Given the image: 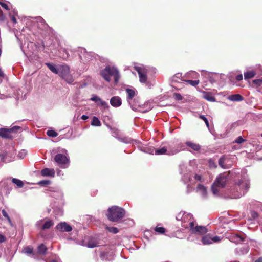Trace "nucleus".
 <instances>
[{"mask_svg":"<svg viewBox=\"0 0 262 262\" xmlns=\"http://www.w3.org/2000/svg\"><path fill=\"white\" fill-rule=\"evenodd\" d=\"M5 19V16L4 14L3 11L0 10V21H4Z\"/></svg>","mask_w":262,"mask_h":262,"instance_id":"09e8293b","label":"nucleus"},{"mask_svg":"<svg viewBox=\"0 0 262 262\" xmlns=\"http://www.w3.org/2000/svg\"><path fill=\"white\" fill-rule=\"evenodd\" d=\"M202 242L204 245L212 244L211 236L209 234L204 236L202 238Z\"/></svg>","mask_w":262,"mask_h":262,"instance_id":"a211bd4d","label":"nucleus"},{"mask_svg":"<svg viewBox=\"0 0 262 262\" xmlns=\"http://www.w3.org/2000/svg\"><path fill=\"white\" fill-rule=\"evenodd\" d=\"M0 77H4V74L3 72L2 71L1 68H0Z\"/></svg>","mask_w":262,"mask_h":262,"instance_id":"4d7b16f0","label":"nucleus"},{"mask_svg":"<svg viewBox=\"0 0 262 262\" xmlns=\"http://www.w3.org/2000/svg\"><path fill=\"white\" fill-rule=\"evenodd\" d=\"M41 24L43 26V29L46 31H48L50 29L49 26L45 22L44 20L41 22Z\"/></svg>","mask_w":262,"mask_h":262,"instance_id":"a19ab883","label":"nucleus"},{"mask_svg":"<svg viewBox=\"0 0 262 262\" xmlns=\"http://www.w3.org/2000/svg\"><path fill=\"white\" fill-rule=\"evenodd\" d=\"M58 70L59 72L58 74L62 78H63L65 75H67L70 73V68L66 64L59 66L58 67Z\"/></svg>","mask_w":262,"mask_h":262,"instance_id":"9d476101","label":"nucleus"},{"mask_svg":"<svg viewBox=\"0 0 262 262\" xmlns=\"http://www.w3.org/2000/svg\"><path fill=\"white\" fill-rule=\"evenodd\" d=\"M24 252L27 254H31L33 253V248L31 247L27 246L24 249Z\"/></svg>","mask_w":262,"mask_h":262,"instance_id":"c9c22d12","label":"nucleus"},{"mask_svg":"<svg viewBox=\"0 0 262 262\" xmlns=\"http://www.w3.org/2000/svg\"><path fill=\"white\" fill-rule=\"evenodd\" d=\"M110 104L113 107H119L122 104L121 99L119 96H114L110 100Z\"/></svg>","mask_w":262,"mask_h":262,"instance_id":"9b49d317","label":"nucleus"},{"mask_svg":"<svg viewBox=\"0 0 262 262\" xmlns=\"http://www.w3.org/2000/svg\"><path fill=\"white\" fill-rule=\"evenodd\" d=\"M54 160L62 168H66V165L69 163V159L64 155L61 154H57L54 157Z\"/></svg>","mask_w":262,"mask_h":262,"instance_id":"39448f33","label":"nucleus"},{"mask_svg":"<svg viewBox=\"0 0 262 262\" xmlns=\"http://www.w3.org/2000/svg\"><path fill=\"white\" fill-rule=\"evenodd\" d=\"M41 43H42V50H43L45 48V46L43 42H42Z\"/></svg>","mask_w":262,"mask_h":262,"instance_id":"13d9d810","label":"nucleus"},{"mask_svg":"<svg viewBox=\"0 0 262 262\" xmlns=\"http://www.w3.org/2000/svg\"><path fill=\"white\" fill-rule=\"evenodd\" d=\"M255 72L253 71H247L244 73V77L245 79H248L254 77L255 75Z\"/></svg>","mask_w":262,"mask_h":262,"instance_id":"b1692460","label":"nucleus"},{"mask_svg":"<svg viewBox=\"0 0 262 262\" xmlns=\"http://www.w3.org/2000/svg\"><path fill=\"white\" fill-rule=\"evenodd\" d=\"M106 229L110 232L116 234L119 232V230L117 227H106Z\"/></svg>","mask_w":262,"mask_h":262,"instance_id":"cd10ccee","label":"nucleus"},{"mask_svg":"<svg viewBox=\"0 0 262 262\" xmlns=\"http://www.w3.org/2000/svg\"><path fill=\"white\" fill-rule=\"evenodd\" d=\"M198 189L202 191L204 195H206L207 193V190L206 187L202 184H199L198 186Z\"/></svg>","mask_w":262,"mask_h":262,"instance_id":"473e14b6","label":"nucleus"},{"mask_svg":"<svg viewBox=\"0 0 262 262\" xmlns=\"http://www.w3.org/2000/svg\"><path fill=\"white\" fill-rule=\"evenodd\" d=\"M167 149L165 147H163L160 148L155 149V154L156 155H164V154H169V153H167Z\"/></svg>","mask_w":262,"mask_h":262,"instance_id":"aec40b11","label":"nucleus"},{"mask_svg":"<svg viewBox=\"0 0 262 262\" xmlns=\"http://www.w3.org/2000/svg\"><path fill=\"white\" fill-rule=\"evenodd\" d=\"M91 125L95 126H100L101 125V123L97 117L94 116L93 117Z\"/></svg>","mask_w":262,"mask_h":262,"instance_id":"393cba45","label":"nucleus"},{"mask_svg":"<svg viewBox=\"0 0 262 262\" xmlns=\"http://www.w3.org/2000/svg\"><path fill=\"white\" fill-rule=\"evenodd\" d=\"M235 79L237 80V81H241L243 79V75L242 74H239L238 75H237L235 77Z\"/></svg>","mask_w":262,"mask_h":262,"instance_id":"603ef678","label":"nucleus"},{"mask_svg":"<svg viewBox=\"0 0 262 262\" xmlns=\"http://www.w3.org/2000/svg\"><path fill=\"white\" fill-rule=\"evenodd\" d=\"M261 136H262V134H261Z\"/></svg>","mask_w":262,"mask_h":262,"instance_id":"680f3d73","label":"nucleus"},{"mask_svg":"<svg viewBox=\"0 0 262 262\" xmlns=\"http://www.w3.org/2000/svg\"><path fill=\"white\" fill-rule=\"evenodd\" d=\"M62 79H64L69 84L73 83L74 81V79L72 75L70 74V72L67 75H65V76L63 77Z\"/></svg>","mask_w":262,"mask_h":262,"instance_id":"412c9836","label":"nucleus"},{"mask_svg":"<svg viewBox=\"0 0 262 262\" xmlns=\"http://www.w3.org/2000/svg\"><path fill=\"white\" fill-rule=\"evenodd\" d=\"M186 145L194 151H199L201 149V146L199 144L191 141L186 142Z\"/></svg>","mask_w":262,"mask_h":262,"instance_id":"2eb2a0df","label":"nucleus"},{"mask_svg":"<svg viewBox=\"0 0 262 262\" xmlns=\"http://www.w3.org/2000/svg\"><path fill=\"white\" fill-rule=\"evenodd\" d=\"M194 179L195 180L198 181H202V176L201 175L195 174L194 176Z\"/></svg>","mask_w":262,"mask_h":262,"instance_id":"3c124183","label":"nucleus"},{"mask_svg":"<svg viewBox=\"0 0 262 262\" xmlns=\"http://www.w3.org/2000/svg\"><path fill=\"white\" fill-rule=\"evenodd\" d=\"M228 99L232 101H240L244 99L243 97L240 94H234L230 95Z\"/></svg>","mask_w":262,"mask_h":262,"instance_id":"dca6fc26","label":"nucleus"},{"mask_svg":"<svg viewBox=\"0 0 262 262\" xmlns=\"http://www.w3.org/2000/svg\"><path fill=\"white\" fill-rule=\"evenodd\" d=\"M251 216L252 218L255 219L258 217V214L254 211H252L251 212Z\"/></svg>","mask_w":262,"mask_h":262,"instance_id":"c03bdc74","label":"nucleus"},{"mask_svg":"<svg viewBox=\"0 0 262 262\" xmlns=\"http://www.w3.org/2000/svg\"><path fill=\"white\" fill-rule=\"evenodd\" d=\"M91 100L93 101L97 102L100 100V98L97 96H94L91 98Z\"/></svg>","mask_w":262,"mask_h":262,"instance_id":"8fccbe9b","label":"nucleus"},{"mask_svg":"<svg viewBox=\"0 0 262 262\" xmlns=\"http://www.w3.org/2000/svg\"><path fill=\"white\" fill-rule=\"evenodd\" d=\"M230 240L235 243H239L244 241L245 238L238 234H233L230 236Z\"/></svg>","mask_w":262,"mask_h":262,"instance_id":"ddd939ff","label":"nucleus"},{"mask_svg":"<svg viewBox=\"0 0 262 262\" xmlns=\"http://www.w3.org/2000/svg\"><path fill=\"white\" fill-rule=\"evenodd\" d=\"M47 247L43 244H41L38 247V252L40 254H45L47 251Z\"/></svg>","mask_w":262,"mask_h":262,"instance_id":"bb28decb","label":"nucleus"},{"mask_svg":"<svg viewBox=\"0 0 262 262\" xmlns=\"http://www.w3.org/2000/svg\"><path fill=\"white\" fill-rule=\"evenodd\" d=\"M47 67L52 71L53 73L55 74H58V68L57 69L56 67L54 65H53L50 63H46Z\"/></svg>","mask_w":262,"mask_h":262,"instance_id":"5701e85b","label":"nucleus"},{"mask_svg":"<svg viewBox=\"0 0 262 262\" xmlns=\"http://www.w3.org/2000/svg\"><path fill=\"white\" fill-rule=\"evenodd\" d=\"M211 239H212V243L213 242L217 243V242H219V241H221L220 237H219L218 236H215L213 237H211Z\"/></svg>","mask_w":262,"mask_h":262,"instance_id":"a18cd8bd","label":"nucleus"},{"mask_svg":"<svg viewBox=\"0 0 262 262\" xmlns=\"http://www.w3.org/2000/svg\"><path fill=\"white\" fill-rule=\"evenodd\" d=\"M126 93L127 94V99L131 100L135 96V90L130 89H127L126 90Z\"/></svg>","mask_w":262,"mask_h":262,"instance_id":"4be33fe9","label":"nucleus"},{"mask_svg":"<svg viewBox=\"0 0 262 262\" xmlns=\"http://www.w3.org/2000/svg\"><path fill=\"white\" fill-rule=\"evenodd\" d=\"M55 229L60 232H69L72 230V227L67 223L62 222L59 223L56 226Z\"/></svg>","mask_w":262,"mask_h":262,"instance_id":"1a4fd4ad","label":"nucleus"},{"mask_svg":"<svg viewBox=\"0 0 262 262\" xmlns=\"http://www.w3.org/2000/svg\"><path fill=\"white\" fill-rule=\"evenodd\" d=\"M0 5L4 9L7 10H9L10 9L8 6V5L5 3L0 2Z\"/></svg>","mask_w":262,"mask_h":262,"instance_id":"49530a36","label":"nucleus"},{"mask_svg":"<svg viewBox=\"0 0 262 262\" xmlns=\"http://www.w3.org/2000/svg\"><path fill=\"white\" fill-rule=\"evenodd\" d=\"M54 224V222L52 220H48L45 222L41 228L42 230L48 229L53 226Z\"/></svg>","mask_w":262,"mask_h":262,"instance_id":"6ab92c4d","label":"nucleus"},{"mask_svg":"<svg viewBox=\"0 0 262 262\" xmlns=\"http://www.w3.org/2000/svg\"><path fill=\"white\" fill-rule=\"evenodd\" d=\"M252 83L256 86H260L262 85V79H258L253 80Z\"/></svg>","mask_w":262,"mask_h":262,"instance_id":"72a5a7b5","label":"nucleus"},{"mask_svg":"<svg viewBox=\"0 0 262 262\" xmlns=\"http://www.w3.org/2000/svg\"><path fill=\"white\" fill-rule=\"evenodd\" d=\"M165 229L164 227H156L155 229V231L159 234H164L165 232Z\"/></svg>","mask_w":262,"mask_h":262,"instance_id":"2f4dec72","label":"nucleus"},{"mask_svg":"<svg viewBox=\"0 0 262 262\" xmlns=\"http://www.w3.org/2000/svg\"><path fill=\"white\" fill-rule=\"evenodd\" d=\"M50 183V181L49 180H42L40 181L38 184L40 185H47Z\"/></svg>","mask_w":262,"mask_h":262,"instance_id":"37998d69","label":"nucleus"},{"mask_svg":"<svg viewBox=\"0 0 262 262\" xmlns=\"http://www.w3.org/2000/svg\"><path fill=\"white\" fill-rule=\"evenodd\" d=\"M41 173L42 176H50L54 177L55 173L54 169L46 168L41 170Z\"/></svg>","mask_w":262,"mask_h":262,"instance_id":"f8f14e48","label":"nucleus"},{"mask_svg":"<svg viewBox=\"0 0 262 262\" xmlns=\"http://www.w3.org/2000/svg\"><path fill=\"white\" fill-rule=\"evenodd\" d=\"M185 82L193 86H196L198 85L200 82V81L199 80H185Z\"/></svg>","mask_w":262,"mask_h":262,"instance_id":"c85d7f7f","label":"nucleus"},{"mask_svg":"<svg viewBox=\"0 0 262 262\" xmlns=\"http://www.w3.org/2000/svg\"><path fill=\"white\" fill-rule=\"evenodd\" d=\"M2 213L3 215L5 217H6L9 222H10L11 219H10V217L9 216L8 213H7L6 211L5 210L3 209L2 211Z\"/></svg>","mask_w":262,"mask_h":262,"instance_id":"58836bf2","label":"nucleus"},{"mask_svg":"<svg viewBox=\"0 0 262 262\" xmlns=\"http://www.w3.org/2000/svg\"><path fill=\"white\" fill-rule=\"evenodd\" d=\"M99 102H100V104L101 106H103L104 107H108V104L105 101H104L100 99V100H99Z\"/></svg>","mask_w":262,"mask_h":262,"instance_id":"de8ad7c7","label":"nucleus"},{"mask_svg":"<svg viewBox=\"0 0 262 262\" xmlns=\"http://www.w3.org/2000/svg\"><path fill=\"white\" fill-rule=\"evenodd\" d=\"M134 69L138 72L139 80L141 83H146L147 81V70L141 67L135 66Z\"/></svg>","mask_w":262,"mask_h":262,"instance_id":"6e6552de","label":"nucleus"},{"mask_svg":"<svg viewBox=\"0 0 262 262\" xmlns=\"http://www.w3.org/2000/svg\"><path fill=\"white\" fill-rule=\"evenodd\" d=\"M12 182L15 184H16L17 186L19 188H21L24 186L23 182L19 179L13 178L12 180Z\"/></svg>","mask_w":262,"mask_h":262,"instance_id":"a878e982","label":"nucleus"},{"mask_svg":"<svg viewBox=\"0 0 262 262\" xmlns=\"http://www.w3.org/2000/svg\"><path fill=\"white\" fill-rule=\"evenodd\" d=\"M250 187L249 182L247 181L240 180L236 183L232 190L233 198L238 199L245 195Z\"/></svg>","mask_w":262,"mask_h":262,"instance_id":"f03ea898","label":"nucleus"},{"mask_svg":"<svg viewBox=\"0 0 262 262\" xmlns=\"http://www.w3.org/2000/svg\"><path fill=\"white\" fill-rule=\"evenodd\" d=\"M199 118L201 119H202L205 123L206 126H207V127H209V123L207 119V118L204 116V115H200L199 116Z\"/></svg>","mask_w":262,"mask_h":262,"instance_id":"e433bc0d","label":"nucleus"},{"mask_svg":"<svg viewBox=\"0 0 262 262\" xmlns=\"http://www.w3.org/2000/svg\"><path fill=\"white\" fill-rule=\"evenodd\" d=\"M4 156H3V157H2V159L3 160V159H4Z\"/></svg>","mask_w":262,"mask_h":262,"instance_id":"052dcab7","label":"nucleus"},{"mask_svg":"<svg viewBox=\"0 0 262 262\" xmlns=\"http://www.w3.org/2000/svg\"><path fill=\"white\" fill-rule=\"evenodd\" d=\"M81 119L83 120H86L87 119H88V116L85 115H83L82 116H81Z\"/></svg>","mask_w":262,"mask_h":262,"instance_id":"6e6d98bb","label":"nucleus"},{"mask_svg":"<svg viewBox=\"0 0 262 262\" xmlns=\"http://www.w3.org/2000/svg\"><path fill=\"white\" fill-rule=\"evenodd\" d=\"M228 174L226 173L220 174L219 177L215 179L214 185L217 187H224L228 181Z\"/></svg>","mask_w":262,"mask_h":262,"instance_id":"0eeeda50","label":"nucleus"},{"mask_svg":"<svg viewBox=\"0 0 262 262\" xmlns=\"http://www.w3.org/2000/svg\"><path fill=\"white\" fill-rule=\"evenodd\" d=\"M125 213L123 208L113 206L107 209L106 215L110 221L118 222L124 217Z\"/></svg>","mask_w":262,"mask_h":262,"instance_id":"f257e3e1","label":"nucleus"},{"mask_svg":"<svg viewBox=\"0 0 262 262\" xmlns=\"http://www.w3.org/2000/svg\"><path fill=\"white\" fill-rule=\"evenodd\" d=\"M216 187L217 186L215 185H214V183L213 184L211 187V190L213 193L214 194L217 193V192H219V190L217 189Z\"/></svg>","mask_w":262,"mask_h":262,"instance_id":"ea45409f","label":"nucleus"},{"mask_svg":"<svg viewBox=\"0 0 262 262\" xmlns=\"http://www.w3.org/2000/svg\"><path fill=\"white\" fill-rule=\"evenodd\" d=\"M173 97L176 100L178 101L182 100L183 98L181 95L178 93H174L173 94Z\"/></svg>","mask_w":262,"mask_h":262,"instance_id":"4c0bfd02","label":"nucleus"},{"mask_svg":"<svg viewBox=\"0 0 262 262\" xmlns=\"http://www.w3.org/2000/svg\"><path fill=\"white\" fill-rule=\"evenodd\" d=\"M208 164L210 168H215L217 167L215 162L212 159L209 160Z\"/></svg>","mask_w":262,"mask_h":262,"instance_id":"f704fd0d","label":"nucleus"},{"mask_svg":"<svg viewBox=\"0 0 262 262\" xmlns=\"http://www.w3.org/2000/svg\"><path fill=\"white\" fill-rule=\"evenodd\" d=\"M245 141L241 136H239L235 141L237 143L241 144Z\"/></svg>","mask_w":262,"mask_h":262,"instance_id":"79ce46f5","label":"nucleus"},{"mask_svg":"<svg viewBox=\"0 0 262 262\" xmlns=\"http://www.w3.org/2000/svg\"><path fill=\"white\" fill-rule=\"evenodd\" d=\"M100 75L107 82L111 81V76H113L115 83H117L120 78L119 72L117 68L110 66H106L100 71Z\"/></svg>","mask_w":262,"mask_h":262,"instance_id":"7ed1b4c3","label":"nucleus"},{"mask_svg":"<svg viewBox=\"0 0 262 262\" xmlns=\"http://www.w3.org/2000/svg\"><path fill=\"white\" fill-rule=\"evenodd\" d=\"M10 16L11 17V20L14 23V24H16L17 23V20L16 19V18L15 17V16L14 15H11L10 14Z\"/></svg>","mask_w":262,"mask_h":262,"instance_id":"864d4df0","label":"nucleus"},{"mask_svg":"<svg viewBox=\"0 0 262 262\" xmlns=\"http://www.w3.org/2000/svg\"><path fill=\"white\" fill-rule=\"evenodd\" d=\"M6 240V237L3 235L0 234V243H3Z\"/></svg>","mask_w":262,"mask_h":262,"instance_id":"5fc2aeb1","label":"nucleus"},{"mask_svg":"<svg viewBox=\"0 0 262 262\" xmlns=\"http://www.w3.org/2000/svg\"><path fill=\"white\" fill-rule=\"evenodd\" d=\"M13 13L14 14H17V12L15 11H13Z\"/></svg>","mask_w":262,"mask_h":262,"instance_id":"bf43d9fd","label":"nucleus"},{"mask_svg":"<svg viewBox=\"0 0 262 262\" xmlns=\"http://www.w3.org/2000/svg\"><path fill=\"white\" fill-rule=\"evenodd\" d=\"M225 158L224 156H222L219 160V165L223 168H226V166L224 164Z\"/></svg>","mask_w":262,"mask_h":262,"instance_id":"c756f323","label":"nucleus"},{"mask_svg":"<svg viewBox=\"0 0 262 262\" xmlns=\"http://www.w3.org/2000/svg\"><path fill=\"white\" fill-rule=\"evenodd\" d=\"M99 246V242L97 239L95 238H90L87 243V246L89 248H93L94 247H98Z\"/></svg>","mask_w":262,"mask_h":262,"instance_id":"4468645a","label":"nucleus"},{"mask_svg":"<svg viewBox=\"0 0 262 262\" xmlns=\"http://www.w3.org/2000/svg\"><path fill=\"white\" fill-rule=\"evenodd\" d=\"M47 135L49 137H55L58 136V133L53 130H48Z\"/></svg>","mask_w":262,"mask_h":262,"instance_id":"7c9ffc66","label":"nucleus"},{"mask_svg":"<svg viewBox=\"0 0 262 262\" xmlns=\"http://www.w3.org/2000/svg\"><path fill=\"white\" fill-rule=\"evenodd\" d=\"M203 97L204 99L210 102H214L216 100L215 98L211 94L208 92L204 93Z\"/></svg>","mask_w":262,"mask_h":262,"instance_id":"f3484780","label":"nucleus"},{"mask_svg":"<svg viewBox=\"0 0 262 262\" xmlns=\"http://www.w3.org/2000/svg\"><path fill=\"white\" fill-rule=\"evenodd\" d=\"M189 227L193 233L204 234L208 231L207 229L205 226H196L194 227V223L193 222L189 223Z\"/></svg>","mask_w":262,"mask_h":262,"instance_id":"423d86ee","label":"nucleus"},{"mask_svg":"<svg viewBox=\"0 0 262 262\" xmlns=\"http://www.w3.org/2000/svg\"><path fill=\"white\" fill-rule=\"evenodd\" d=\"M20 128V127L17 126H14L11 128H0V137L6 139H11L12 138L11 134L17 132Z\"/></svg>","mask_w":262,"mask_h":262,"instance_id":"20e7f679","label":"nucleus"}]
</instances>
